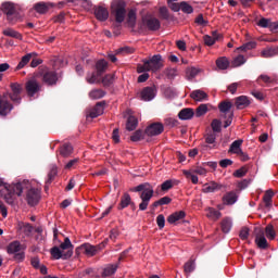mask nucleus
Masks as SVG:
<instances>
[{"label":"nucleus","instance_id":"obj_46","mask_svg":"<svg viewBox=\"0 0 278 278\" xmlns=\"http://www.w3.org/2000/svg\"><path fill=\"white\" fill-rule=\"evenodd\" d=\"M223 233H229L231 231V219L226 217L220 223Z\"/></svg>","mask_w":278,"mask_h":278},{"label":"nucleus","instance_id":"obj_42","mask_svg":"<svg viewBox=\"0 0 278 278\" xmlns=\"http://www.w3.org/2000/svg\"><path fill=\"white\" fill-rule=\"evenodd\" d=\"M59 249H61L63 253H66V251H73L74 247L71 239L66 237L64 242L60 244Z\"/></svg>","mask_w":278,"mask_h":278},{"label":"nucleus","instance_id":"obj_29","mask_svg":"<svg viewBox=\"0 0 278 278\" xmlns=\"http://www.w3.org/2000/svg\"><path fill=\"white\" fill-rule=\"evenodd\" d=\"M278 55L277 47H267L261 51V56L268 59Z\"/></svg>","mask_w":278,"mask_h":278},{"label":"nucleus","instance_id":"obj_11","mask_svg":"<svg viewBox=\"0 0 278 278\" xmlns=\"http://www.w3.org/2000/svg\"><path fill=\"white\" fill-rule=\"evenodd\" d=\"M51 256L53 257V260H70V257H73V251H66L63 252L62 250H60L59 247H53L50 250Z\"/></svg>","mask_w":278,"mask_h":278},{"label":"nucleus","instance_id":"obj_13","mask_svg":"<svg viewBox=\"0 0 278 278\" xmlns=\"http://www.w3.org/2000/svg\"><path fill=\"white\" fill-rule=\"evenodd\" d=\"M105 110V101H101L96 103L94 108H92L88 114L87 118H99L103 114Z\"/></svg>","mask_w":278,"mask_h":278},{"label":"nucleus","instance_id":"obj_52","mask_svg":"<svg viewBox=\"0 0 278 278\" xmlns=\"http://www.w3.org/2000/svg\"><path fill=\"white\" fill-rule=\"evenodd\" d=\"M131 142H140V140H144V132L140 129L136 130L130 137Z\"/></svg>","mask_w":278,"mask_h":278},{"label":"nucleus","instance_id":"obj_61","mask_svg":"<svg viewBox=\"0 0 278 278\" xmlns=\"http://www.w3.org/2000/svg\"><path fill=\"white\" fill-rule=\"evenodd\" d=\"M270 20L263 17L257 22L258 27H264L270 29Z\"/></svg>","mask_w":278,"mask_h":278},{"label":"nucleus","instance_id":"obj_60","mask_svg":"<svg viewBox=\"0 0 278 278\" xmlns=\"http://www.w3.org/2000/svg\"><path fill=\"white\" fill-rule=\"evenodd\" d=\"M206 144H214L216 142V132H208L204 136Z\"/></svg>","mask_w":278,"mask_h":278},{"label":"nucleus","instance_id":"obj_22","mask_svg":"<svg viewBox=\"0 0 278 278\" xmlns=\"http://www.w3.org/2000/svg\"><path fill=\"white\" fill-rule=\"evenodd\" d=\"M235 105L237 110H244V108H249V105H251V101L247 96H240L236 98Z\"/></svg>","mask_w":278,"mask_h":278},{"label":"nucleus","instance_id":"obj_16","mask_svg":"<svg viewBox=\"0 0 278 278\" xmlns=\"http://www.w3.org/2000/svg\"><path fill=\"white\" fill-rule=\"evenodd\" d=\"M156 92L157 88H155V86L143 88L140 93L141 101H153V99H155Z\"/></svg>","mask_w":278,"mask_h":278},{"label":"nucleus","instance_id":"obj_21","mask_svg":"<svg viewBox=\"0 0 278 278\" xmlns=\"http://www.w3.org/2000/svg\"><path fill=\"white\" fill-rule=\"evenodd\" d=\"M38 54L36 52H31V53H27L25 54L20 63L17 64V66L15 67L16 71H21V68H25V66H27L29 64V62H31V58H36Z\"/></svg>","mask_w":278,"mask_h":278},{"label":"nucleus","instance_id":"obj_47","mask_svg":"<svg viewBox=\"0 0 278 278\" xmlns=\"http://www.w3.org/2000/svg\"><path fill=\"white\" fill-rule=\"evenodd\" d=\"M99 77L101 76H99L98 72H92L91 74H87L86 80L89 84H101Z\"/></svg>","mask_w":278,"mask_h":278},{"label":"nucleus","instance_id":"obj_48","mask_svg":"<svg viewBox=\"0 0 278 278\" xmlns=\"http://www.w3.org/2000/svg\"><path fill=\"white\" fill-rule=\"evenodd\" d=\"M35 10L38 14H47L49 12V5L45 2H38L35 4Z\"/></svg>","mask_w":278,"mask_h":278},{"label":"nucleus","instance_id":"obj_55","mask_svg":"<svg viewBox=\"0 0 278 278\" xmlns=\"http://www.w3.org/2000/svg\"><path fill=\"white\" fill-rule=\"evenodd\" d=\"M249 173V167L242 166L241 168L233 172V177H237L238 179L244 177Z\"/></svg>","mask_w":278,"mask_h":278},{"label":"nucleus","instance_id":"obj_30","mask_svg":"<svg viewBox=\"0 0 278 278\" xmlns=\"http://www.w3.org/2000/svg\"><path fill=\"white\" fill-rule=\"evenodd\" d=\"M60 155H62V157H70V155H73V146L71 143H64L61 146Z\"/></svg>","mask_w":278,"mask_h":278},{"label":"nucleus","instance_id":"obj_51","mask_svg":"<svg viewBox=\"0 0 278 278\" xmlns=\"http://www.w3.org/2000/svg\"><path fill=\"white\" fill-rule=\"evenodd\" d=\"M255 47H257V42L255 41H249L247 43H243L241 47L238 48V51H251V49H255Z\"/></svg>","mask_w":278,"mask_h":278},{"label":"nucleus","instance_id":"obj_4","mask_svg":"<svg viewBox=\"0 0 278 278\" xmlns=\"http://www.w3.org/2000/svg\"><path fill=\"white\" fill-rule=\"evenodd\" d=\"M3 186L8 191V193L4 195L5 203L9 205H14V194L21 197L23 194V190L25 188H29V180H23L22 182L12 185L3 184Z\"/></svg>","mask_w":278,"mask_h":278},{"label":"nucleus","instance_id":"obj_54","mask_svg":"<svg viewBox=\"0 0 278 278\" xmlns=\"http://www.w3.org/2000/svg\"><path fill=\"white\" fill-rule=\"evenodd\" d=\"M182 174L187 179H190L192 184L194 185L199 184V177L197 175H193L192 172L185 169L182 170Z\"/></svg>","mask_w":278,"mask_h":278},{"label":"nucleus","instance_id":"obj_49","mask_svg":"<svg viewBox=\"0 0 278 278\" xmlns=\"http://www.w3.org/2000/svg\"><path fill=\"white\" fill-rule=\"evenodd\" d=\"M81 249H84L86 255H97V248L90 243L83 244Z\"/></svg>","mask_w":278,"mask_h":278},{"label":"nucleus","instance_id":"obj_37","mask_svg":"<svg viewBox=\"0 0 278 278\" xmlns=\"http://www.w3.org/2000/svg\"><path fill=\"white\" fill-rule=\"evenodd\" d=\"M220 188H223V186L218 185L217 182H211V184L204 185L203 192L205 193L216 192V190H220Z\"/></svg>","mask_w":278,"mask_h":278},{"label":"nucleus","instance_id":"obj_17","mask_svg":"<svg viewBox=\"0 0 278 278\" xmlns=\"http://www.w3.org/2000/svg\"><path fill=\"white\" fill-rule=\"evenodd\" d=\"M94 16L97 21H100L101 23L108 21L110 18V11L108 8L103 5H99L94 8Z\"/></svg>","mask_w":278,"mask_h":278},{"label":"nucleus","instance_id":"obj_12","mask_svg":"<svg viewBox=\"0 0 278 278\" xmlns=\"http://www.w3.org/2000/svg\"><path fill=\"white\" fill-rule=\"evenodd\" d=\"M105 110V101H101L96 103L94 108H92L88 114L87 118H99L103 114Z\"/></svg>","mask_w":278,"mask_h":278},{"label":"nucleus","instance_id":"obj_3","mask_svg":"<svg viewBox=\"0 0 278 278\" xmlns=\"http://www.w3.org/2000/svg\"><path fill=\"white\" fill-rule=\"evenodd\" d=\"M132 192H139V199H141V203L139 204V210L141 212L147 211L149 207V203H151V199H153V186L149 182L140 184L139 186L132 189Z\"/></svg>","mask_w":278,"mask_h":278},{"label":"nucleus","instance_id":"obj_35","mask_svg":"<svg viewBox=\"0 0 278 278\" xmlns=\"http://www.w3.org/2000/svg\"><path fill=\"white\" fill-rule=\"evenodd\" d=\"M136 127H138V118H136V116L130 115L126 122V129L127 131H134Z\"/></svg>","mask_w":278,"mask_h":278},{"label":"nucleus","instance_id":"obj_36","mask_svg":"<svg viewBox=\"0 0 278 278\" xmlns=\"http://www.w3.org/2000/svg\"><path fill=\"white\" fill-rule=\"evenodd\" d=\"M242 142H243L242 139L235 140L230 144L229 152L235 153L236 155H238L240 153V151H242V149H240V147H242Z\"/></svg>","mask_w":278,"mask_h":278},{"label":"nucleus","instance_id":"obj_2","mask_svg":"<svg viewBox=\"0 0 278 278\" xmlns=\"http://www.w3.org/2000/svg\"><path fill=\"white\" fill-rule=\"evenodd\" d=\"M111 16H113L116 25L114 26L117 31H115V36L121 34L118 29H121V24L125 22V17L127 16V2L125 0H113L111 3Z\"/></svg>","mask_w":278,"mask_h":278},{"label":"nucleus","instance_id":"obj_28","mask_svg":"<svg viewBox=\"0 0 278 278\" xmlns=\"http://www.w3.org/2000/svg\"><path fill=\"white\" fill-rule=\"evenodd\" d=\"M191 99H193V101H205L207 99V93H205V91L198 89V90H193L190 93Z\"/></svg>","mask_w":278,"mask_h":278},{"label":"nucleus","instance_id":"obj_53","mask_svg":"<svg viewBox=\"0 0 278 278\" xmlns=\"http://www.w3.org/2000/svg\"><path fill=\"white\" fill-rule=\"evenodd\" d=\"M222 125H223V122H220V119L215 118V119L212 121L211 127H212L214 134H220Z\"/></svg>","mask_w":278,"mask_h":278},{"label":"nucleus","instance_id":"obj_25","mask_svg":"<svg viewBox=\"0 0 278 278\" xmlns=\"http://www.w3.org/2000/svg\"><path fill=\"white\" fill-rule=\"evenodd\" d=\"M273 197H275V191H273V189L265 191V194L263 197V202L265 204V207L267 208L273 207Z\"/></svg>","mask_w":278,"mask_h":278},{"label":"nucleus","instance_id":"obj_64","mask_svg":"<svg viewBox=\"0 0 278 278\" xmlns=\"http://www.w3.org/2000/svg\"><path fill=\"white\" fill-rule=\"evenodd\" d=\"M199 75V70L195 67H191L187 70V76L190 77L191 79L197 77Z\"/></svg>","mask_w":278,"mask_h":278},{"label":"nucleus","instance_id":"obj_14","mask_svg":"<svg viewBox=\"0 0 278 278\" xmlns=\"http://www.w3.org/2000/svg\"><path fill=\"white\" fill-rule=\"evenodd\" d=\"M3 14L7 15L8 21L12 23L14 21V16L16 15V8L12 2H4L2 3L1 8Z\"/></svg>","mask_w":278,"mask_h":278},{"label":"nucleus","instance_id":"obj_41","mask_svg":"<svg viewBox=\"0 0 278 278\" xmlns=\"http://www.w3.org/2000/svg\"><path fill=\"white\" fill-rule=\"evenodd\" d=\"M115 77H116L115 74H106L101 80L104 88H110V86H112V84H114Z\"/></svg>","mask_w":278,"mask_h":278},{"label":"nucleus","instance_id":"obj_7","mask_svg":"<svg viewBox=\"0 0 278 278\" xmlns=\"http://www.w3.org/2000/svg\"><path fill=\"white\" fill-rule=\"evenodd\" d=\"M23 190H26L27 204L30 205V207L38 205V203L40 202V190L36 188H31L30 182H29V188H25Z\"/></svg>","mask_w":278,"mask_h":278},{"label":"nucleus","instance_id":"obj_38","mask_svg":"<svg viewBox=\"0 0 278 278\" xmlns=\"http://www.w3.org/2000/svg\"><path fill=\"white\" fill-rule=\"evenodd\" d=\"M206 216H207V218H211V220H218V218H220V216H223V213H220L219 211H217L214 207H208Z\"/></svg>","mask_w":278,"mask_h":278},{"label":"nucleus","instance_id":"obj_63","mask_svg":"<svg viewBox=\"0 0 278 278\" xmlns=\"http://www.w3.org/2000/svg\"><path fill=\"white\" fill-rule=\"evenodd\" d=\"M165 75L168 79H175V77H177V70L175 68H167L165 71Z\"/></svg>","mask_w":278,"mask_h":278},{"label":"nucleus","instance_id":"obj_1","mask_svg":"<svg viewBox=\"0 0 278 278\" xmlns=\"http://www.w3.org/2000/svg\"><path fill=\"white\" fill-rule=\"evenodd\" d=\"M11 92H5L2 96H0V116H8L10 112L14 110L15 105H21V102L23 101V85L18 83H12L10 85ZM10 99L12 102H10Z\"/></svg>","mask_w":278,"mask_h":278},{"label":"nucleus","instance_id":"obj_62","mask_svg":"<svg viewBox=\"0 0 278 278\" xmlns=\"http://www.w3.org/2000/svg\"><path fill=\"white\" fill-rule=\"evenodd\" d=\"M156 224L159 229H162L166 225V218L164 217L163 214L157 215L156 217Z\"/></svg>","mask_w":278,"mask_h":278},{"label":"nucleus","instance_id":"obj_26","mask_svg":"<svg viewBox=\"0 0 278 278\" xmlns=\"http://www.w3.org/2000/svg\"><path fill=\"white\" fill-rule=\"evenodd\" d=\"M131 204V195H129V193H124L121 198L117 210H125V207H129Z\"/></svg>","mask_w":278,"mask_h":278},{"label":"nucleus","instance_id":"obj_34","mask_svg":"<svg viewBox=\"0 0 278 278\" xmlns=\"http://www.w3.org/2000/svg\"><path fill=\"white\" fill-rule=\"evenodd\" d=\"M3 36H8L9 38H15L16 40H23V35L21 33L12 29V28H7L2 31Z\"/></svg>","mask_w":278,"mask_h":278},{"label":"nucleus","instance_id":"obj_58","mask_svg":"<svg viewBox=\"0 0 278 278\" xmlns=\"http://www.w3.org/2000/svg\"><path fill=\"white\" fill-rule=\"evenodd\" d=\"M127 23H128L129 27H134L136 25V11L130 10L128 12Z\"/></svg>","mask_w":278,"mask_h":278},{"label":"nucleus","instance_id":"obj_19","mask_svg":"<svg viewBox=\"0 0 278 278\" xmlns=\"http://www.w3.org/2000/svg\"><path fill=\"white\" fill-rule=\"evenodd\" d=\"M143 23L150 29V31H157L160 27H162V24L160 23V20L156 17H147L143 20Z\"/></svg>","mask_w":278,"mask_h":278},{"label":"nucleus","instance_id":"obj_27","mask_svg":"<svg viewBox=\"0 0 278 278\" xmlns=\"http://www.w3.org/2000/svg\"><path fill=\"white\" fill-rule=\"evenodd\" d=\"M96 70L98 73V77H102L103 73H105V71H108V61L105 60H99L96 63Z\"/></svg>","mask_w":278,"mask_h":278},{"label":"nucleus","instance_id":"obj_6","mask_svg":"<svg viewBox=\"0 0 278 278\" xmlns=\"http://www.w3.org/2000/svg\"><path fill=\"white\" fill-rule=\"evenodd\" d=\"M25 90H26L27 97L29 99H34L36 98V96L42 92V83H40L38 78L31 77L25 83Z\"/></svg>","mask_w":278,"mask_h":278},{"label":"nucleus","instance_id":"obj_18","mask_svg":"<svg viewBox=\"0 0 278 278\" xmlns=\"http://www.w3.org/2000/svg\"><path fill=\"white\" fill-rule=\"evenodd\" d=\"M203 40H204V45H206V47H212L216 43V41L223 40V35H220L218 31L214 30L212 33V36L205 35L203 37Z\"/></svg>","mask_w":278,"mask_h":278},{"label":"nucleus","instance_id":"obj_31","mask_svg":"<svg viewBox=\"0 0 278 278\" xmlns=\"http://www.w3.org/2000/svg\"><path fill=\"white\" fill-rule=\"evenodd\" d=\"M264 233L268 240H275V238H277V232H276L275 226H273V224H268L265 227Z\"/></svg>","mask_w":278,"mask_h":278},{"label":"nucleus","instance_id":"obj_15","mask_svg":"<svg viewBox=\"0 0 278 278\" xmlns=\"http://www.w3.org/2000/svg\"><path fill=\"white\" fill-rule=\"evenodd\" d=\"M42 81L47 86H55L58 84V73L53 71L42 72Z\"/></svg>","mask_w":278,"mask_h":278},{"label":"nucleus","instance_id":"obj_50","mask_svg":"<svg viewBox=\"0 0 278 278\" xmlns=\"http://www.w3.org/2000/svg\"><path fill=\"white\" fill-rule=\"evenodd\" d=\"M180 10L184 12V14H192L194 12V8L186 1L180 2Z\"/></svg>","mask_w":278,"mask_h":278},{"label":"nucleus","instance_id":"obj_39","mask_svg":"<svg viewBox=\"0 0 278 278\" xmlns=\"http://www.w3.org/2000/svg\"><path fill=\"white\" fill-rule=\"evenodd\" d=\"M232 106H233V104H231L230 101H222L218 104V110H219V112H222V114H225V116H227V112H229Z\"/></svg>","mask_w":278,"mask_h":278},{"label":"nucleus","instance_id":"obj_32","mask_svg":"<svg viewBox=\"0 0 278 278\" xmlns=\"http://www.w3.org/2000/svg\"><path fill=\"white\" fill-rule=\"evenodd\" d=\"M216 66L220 71H227L229 68V59L227 56H220L216 60Z\"/></svg>","mask_w":278,"mask_h":278},{"label":"nucleus","instance_id":"obj_20","mask_svg":"<svg viewBox=\"0 0 278 278\" xmlns=\"http://www.w3.org/2000/svg\"><path fill=\"white\" fill-rule=\"evenodd\" d=\"M194 109L186 108L180 110L178 113V118L180 121H192L194 118Z\"/></svg>","mask_w":278,"mask_h":278},{"label":"nucleus","instance_id":"obj_10","mask_svg":"<svg viewBox=\"0 0 278 278\" xmlns=\"http://www.w3.org/2000/svg\"><path fill=\"white\" fill-rule=\"evenodd\" d=\"M164 132V125L162 123H152L150 124L146 130L144 134L146 136H160V134Z\"/></svg>","mask_w":278,"mask_h":278},{"label":"nucleus","instance_id":"obj_56","mask_svg":"<svg viewBox=\"0 0 278 278\" xmlns=\"http://www.w3.org/2000/svg\"><path fill=\"white\" fill-rule=\"evenodd\" d=\"M260 81H264V84H275V78H273L266 74H262L257 78L258 84H260Z\"/></svg>","mask_w":278,"mask_h":278},{"label":"nucleus","instance_id":"obj_40","mask_svg":"<svg viewBox=\"0 0 278 278\" xmlns=\"http://www.w3.org/2000/svg\"><path fill=\"white\" fill-rule=\"evenodd\" d=\"M55 177H58V165H51L48 173V184H53Z\"/></svg>","mask_w":278,"mask_h":278},{"label":"nucleus","instance_id":"obj_43","mask_svg":"<svg viewBox=\"0 0 278 278\" xmlns=\"http://www.w3.org/2000/svg\"><path fill=\"white\" fill-rule=\"evenodd\" d=\"M242 64H247V58H244L242 54L236 56L231 62V66L233 68H238V66H242Z\"/></svg>","mask_w":278,"mask_h":278},{"label":"nucleus","instance_id":"obj_59","mask_svg":"<svg viewBox=\"0 0 278 278\" xmlns=\"http://www.w3.org/2000/svg\"><path fill=\"white\" fill-rule=\"evenodd\" d=\"M167 3L170 10H173V12H179V10H181V2H175V0H168Z\"/></svg>","mask_w":278,"mask_h":278},{"label":"nucleus","instance_id":"obj_5","mask_svg":"<svg viewBox=\"0 0 278 278\" xmlns=\"http://www.w3.org/2000/svg\"><path fill=\"white\" fill-rule=\"evenodd\" d=\"M164 68V63H162V56L160 54H154L150 60H143V64L137 66L138 73H157Z\"/></svg>","mask_w":278,"mask_h":278},{"label":"nucleus","instance_id":"obj_45","mask_svg":"<svg viewBox=\"0 0 278 278\" xmlns=\"http://www.w3.org/2000/svg\"><path fill=\"white\" fill-rule=\"evenodd\" d=\"M90 99H103L105 97V91L103 89H93L89 92Z\"/></svg>","mask_w":278,"mask_h":278},{"label":"nucleus","instance_id":"obj_9","mask_svg":"<svg viewBox=\"0 0 278 278\" xmlns=\"http://www.w3.org/2000/svg\"><path fill=\"white\" fill-rule=\"evenodd\" d=\"M255 244L258 249H268V240H266V236L264 235V229L255 228Z\"/></svg>","mask_w":278,"mask_h":278},{"label":"nucleus","instance_id":"obj_23","mask_svg":"<svg viewBox=\"0 0 278 278\" xmlns=\"http://www.w3.org/2000/svg\"><path fill=\"white\" fill-rule=\"evenodd\" d=\"M184 218H186V212L178 211V212L170 214L167 217V223H169V225H174V223H177L178 220H184Z\"/></svg>","mask_w":278,"mask_h":278},{"label":"nucleus","instance_id":"obj_24","mask_svg":"<svg viewBox=\"0 0 278 278\" xmlns=\"http://www.w3.org/2000/svg\"><path fill=\"white\" fill-rule=\"evenodd\" d=\"M238 201V194L235 191H230L223 197L224 205H233Z\"/></svg>","mask_w":278,"mask_h":278},{"label":"nucleus","instance_id":"obj_33","mask_svg":"<svg viewBox=\"0 0 278 278\" xmlns=\"http://www.w3.org/2000/svg\"><path fill=\"white\" fill-rule=\"evenodd\" d=\"M118 270V264L108 265L102 273V277H112Z\"/></svg>","mask_w":278,"mask_h":278},{"label":"nucleus","instance_id":"obj_57","mask_svg":"<svg viewBox=\"0 0 278 278\" xmlns=\"http://www.w3.org/2000/svg\"><path fill=\"white\" fill-rule=\"evenodd\" d=\"M184 270H185L186 275H190V273H193L194 261H192V260L188 261L184 266Z\"/></svg>","mask_w":278,"mask_h":278},{"label":"nucleus","instance_id":"obj_8","mask_svg":"<svg viewBox=\"0 0 278 278\" xmlns=\"http://www.w3.org/2000/svg\"><path fill=\"white\" fill-rule=\"evenodd\" d=\"M23 245H21L20 241H13L8 245V253L15 254L14 260L16 262H23L25 260V252H21Z\"/></svg>","mask_w":278,"mask_h":278},{"label":"nucleus","instance_id":"obj_44","mask_svg":"<svg viewBox=\"0 0 278 278\" xmlns=\"http://www.w3.org/2000/svg\"><path fill=\"white\" fill-rule=\"evenodd\" d=\"M208 109H207V104H200L194 112V115L197 118H201V116H205V114H207Z\"/></svg>","mask_w":278,"mask_h":278}]
</instances>
